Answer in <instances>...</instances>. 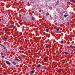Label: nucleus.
Returning a JSON list of instances; mask_svg holds the SVG:
<instances>
[{
    "label": "nucleus",
    "mask_w": 75,
    "mask_h": 75,
    "mask_svg": "<svg viewBox=\"0 0 75 75\" xmlns=\"http://www.w3.org/2000/svg\"><path fill=\"white\" fill-rule=\"evenodd\" d=\"M50 47H51V45H46L45 46V48H50Z\"/></svg>",
    "instance_id": "f257e3e1"
},
{
    "label": "nucleus",
    "mask_w": 75,
    "mask_h": 75,
    "mask_svg": "<svg viewBox=\"0 0 75 75\" xmlns=\"http://www.w3.org/2000/svg\"><path fill=\"white\" fill-rule=\"evenodd\" d=\"M63 70V69H60L59 70V72H61L62 71V70Z\"/></svg>",
    "instance_id": "423d86ee"
},
{
    "label": "nucleus",
    "mask_w": 75,
    "mask_h": 75,
    "mask_svg": "<svg viewBox=\"0 0 75 75\" xmlns=\"http://www.w3.org/2000/svg\"><path fill=\"white\" fill-rule=\"evenodd\" d=\"M67 25H69V22H67Z\"/></svg>",
    "instance_id": "f3484780"
},
{
    "label": "nucleus",
    "mask_w": 75,
    "mask_h": 75,
    "mask_svg": "<svg viewBox=\"0 0 75 75\" xmlns=\"http://www.w3.org/2000/svg\"><path fill=\"white\" fill-rule=\"evenodd\" d=\"M9 28H13V27H14V25H11L8 26Z\"/></svg>",
    "instance_id": "20e7f679"
},
{
    "label": "nucleus",
    "mask_w": 75,
    "mask_h": 75,
    "mask_svg": "<svg viewBox=\"0 0 75 75\" xmlns=\"http://www.w3.org/2000/svg\"><path fill=\"white\" fill-rule=\"evenodd\" d=\"M59 3V0H58L57 2V4H58Z\"/></svg>",
    "instance_id": "a211bd4d"
},
{
    "label": "nucleus",
    "mask_w": 75,
    "mask_h": 75,
    "mask_svg": "<svg viewBox=\"0 0 75 75\" xmlns=\"http://www.w3.org/2000/svg\"><path fill=\"white\" fill-rule=\"evenodd\" d=\"M69 15H65L64 16V17H67Z\"/></svg>",
    "instance_id": "1a4fd4ad"
},
{
    "label": "nucleus",
    "mask_w": 75,
    "mask_h": 75,
    "mask_svg": "<svg viewBox=\"0 0 75 75\" xmlns=\"http://www.w3.org/2000/svg\"><path fill=\"white\" fill-rule=\"evenodd\" d=\"M46 32H48V31H49V30H48V29H46Z\"/></svg>",
    "instance_id": "dca6fc26"
},
{
    "label": "nucleus",
    "mask_w": 75,
    "mask_h": 75,
    "mask_svg": "<svg viewBox=\"0 0 75 75\" xmlns=\"http://www.w3.org/2000/svg\"><path fill=\"white\" fill-rule=\"evenodd\" d=\"M40 66H41V65L40 64H39L37 66V68H40Z\"/></svg>",
    "instance_id": "6e6552de"
},
{
    "label": "nucleus",
    "mask_w": 75,
    "mask_h": 75,
    "mask_svg": "<svg viewBox=\"0 0 75 75\" xmlns=\"http://www.w3.org/2000/svg\"><path fill=\"white\" fill-rule=\"evenodd\" d=\"M59 15H60L61 16H63V14L62 13V12H60L59 14Z\"/></svg>",
    "instance_id": "7ed1b4c3"
},
{
    "label": "nucleus",
    "mask_w": 75,
    "mask_h": 75,
    "mask_svg": "<svg viewBox=\"0 0 75 75\" xmlns=\"http://www.w3.org/2000/svg\"><path fill=\"white\" fill-rule=\"evenodd\" d=\"M7 30H5V32H6V31H7Z\"/></svg>",
    "instance_id": "393cba45"
},
{
    "label": "nucleus",
    "mask_w": 75,
    "mask_h": 75,
    "mask_svg": "<svg viewBox=\"0 0 75 75\" xmlns=\"http://www.w3.org/2000/svg\"><path fill=\"white\" fill-rule=\"evenodd\" d=\"M70 1L71 2H73V3H75V1L74 0H70Z\"/></svg>",
    "instance_id": "0eeeda50"
},
{
    "label": "nucleus",
    "mask_w": 75,
    "mask_h": 75,
    "mask_svg": "<svg viewBox=\"0 0 75 75\" xmlns=\"http://www.w3.org/2000/svg\"><path fill=\"white\" fill-rule=\"evenodd\" d=\"M44 69H46V70L47 69V67H44Z\"/></svg>",
    "instance_id": "4be33fe9"
},
{
    "label": "nucleus",
    "mask_w": 75,
    "mask_h": 75,
    "mask_svg": "<svg viewBox=\"0 0 75 75\" xmlns=\"http://www.w3.org/2000/svg\"><path fill=\"white\" fill-rule=\"evenodd\" d=\"M44 61H45L46 60H47V58H44Z\"/></svg>",
    "instance_id": "aec40b11"
},
{
    "label": "nucleus",
    "mask_w": 75,
    "mask_h": 75,
    "mask_svg": "<svg viewBox=\"0 0 75 75\" xmlns=\"http://www.w3.org/2000/svg\"><path fill=\"white\" fill-rule=\"evenodd\" d=\"M69 48H75V46H70L69 47Z\"/></svg>",
    "instance_id": "f03ea898"
},
{
    "label": "nucleus",
    "mask_w": 75,
    "mask_h": 75,
    "mask_svg": "<svg viewBox=\"0 0 75 75\" xmlns=\"http://www.w3.org/2000/svg\"><path fill=\"white\" fill-rule=\"evenodd\" d=\"M57 31H59V29L58 28L57 29Z\"/></svg>",
    "instance_id": "412c9836"
},
{
    "label": "nucleus",
    "mask_w": 75,
    "mask_h": 75,
    "mask_svg": "<svg viewBox=\"0 0 75 75\" xmlns=\"http://www.w3.org/2000/svg\"><path fill=\"white\" fill-rule=\"evenodd\" d=\"M31 73H32V74H34V71L33 70H32L31 71Z\"/></svg>",
    "instance_id": "2eb2a0df"
},
{
    "label": "nucleus",
    "mask_w": 75,
    "mask_h": 75,
    "mask_svg": "<svg viewBox=\"0 0 75 75\" xmlns=\"http://www.w3.org/2000/svg\"><path fill=\"white\" fill-rule=\"evenodd\" d=\"M13 64H14V65H16V63H15V62H12Z\"/></svg>",
    "instance_id": "ddd939ff"
},
{
    "label": "nucleus",
    "mask_w": 75,
    "mask_h": 75,
    "mask_svg": "<svg viewBox=\"0 0 75 75\" xmlns=\"http://www.w3.org/2000/svg\"><path fill=\"white\" fill-rule=\"evenodd\" d=\"M65 12H64V13Z\"/></svg>",
    "instance_id": "bb28decb"
},
{
    "label": "nucleus",
    "mask_w": 75,
    "mask_h": 75,
    "mask_svg": "<svg viewBox=\"0 0 75 75\" xmlns=\"http://www.w3.org/2000/svg\"><path fill=\"white\" fill-rule=\"evenodd\" d=\"M32 20H33V21H34L35 20V19L33 17H32Z\"/></svg>",
    "instance_id": "9d476101"
},
{
    "label": "nucleus",
    "mask_w": 75,
    "mask_h": 75,
    "mask_svg": "<svg viewBox=\"0 0 75 75\" xmlns=\"http://www.w3.org/2000/svg\"><path fill=\"white\" fill-rule=\"evenodd\" d=\"M64 54H66V55L68 54V52H64Z\"/></svg>",
    "instance_id": "f8f14e48"
},
{
    "label": "nucleus",
    "mask_w": 75,
    "mask_h": 75,
    "mask_svg": "<svg viewBox=\"0 0 75 75\" xmlns=\"http://www.w3.org/2000/svg\"><path fill=\"white\" fill-rule=\"evenodd\" d=\"M0 45H1V46H4L3 45H2L1 44H0Z\"/></svg>",
    "instance_id": "5701e85b"
},
{
    "label": "nucleus",
    "mask_w": 75,
    "mask_h": 75,
    "mask_svg": "<svg viewBox=\"0 0 75 75\" xmlns=\"http://www.w3.org/2000/svg\"><path fill=\"white\" fill-rule=\"evenodd\" d=\"M4 56H2V58H4Z\"/></svg>",
    "instance_id": "b1692460"
},
{
    "label": "nucleus",
    "mask_w": 75,
    "mask_h": 75,
    "mask_svg": "<svg viewBox=\"0 0 75 75\" xmlns=\"http://www.w3.org/2000/svg\"><path fill=\"white\" fill-rule=\"evenodd\" d=\"M15 59V60H16V61H20V60H19V59H18L17 58Z\"/></svg>",
    "instance_id": "4468645a"
},
{
    "label": "nucleus",
    "mask_w": 75,
    "mask_h": 75,
    "mask_svg": "<svg viewBox=\"0 0 75 75\" xmlns=\"http://www.w3.org/2000/svg\"><path fill=\"white\" fill-rule=\"evenodd\" d=\"M6 64H8V65H10V62H9L6 61Z\"/></svg>",
    "instance_id": "39448f33"
},
{
    "label": "nucleus",
    "mask_w": 75,
    "mask_h": 75,
    "mask_svg": "<svg viewBox=\"0 0 75 75\" xmlns=\"http://www.w3.org/2000/svg\"><path fill=\"white\" fill-rule=\"evenodd\" d=\"M63 42H64V41H61V44H63Z\"/></svg>",
    "instance_id": "6ab92c4d"
},
{
    "label": "nucleus",
    "mask_w": 75,
    "mask_h": 75,
    "mask_svg": "<svg viewBox=\"0 0 75 75\" xmlns=\"http://www.w3.org/2000/svg\"><path fill=\"white\" fill-rule=\"evenodd\" d=\"M2 40H7V38L5 37H4V38L2 39Z\"/></svg>",
    "instance_id": "9b49d317"
},
{
    "label": "nucleus",
    "mask_w": 75,
    "mask_h": 75,
    "mask_svg": "<svg viewBox=\"0 0 75 75\" xmlns=\"http://www.w3.org/2000/svg\"><path fill=\"white\" fill-rule=\"evenodd\" d=\"M65 12H64V13Z\"/></svg>",
    "instance_id": "a878e982"
},
{
    "label": "nucleus",
    "mask_w": 75,
    "mask_h": 75,
    "mask_svg": "<svg viewBox=\"0 0 75 75\" xmlns=\"http://www.w3.org/2000/svg\"><path fill=\"white\" fill-rule=\"evenodd\" d=\"M65 12H64V13Z\"/></svg>",
    "instance_id": "cd10ccee"
}]
</instances>
